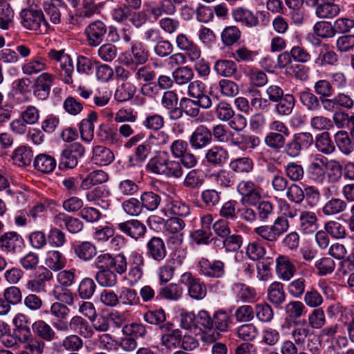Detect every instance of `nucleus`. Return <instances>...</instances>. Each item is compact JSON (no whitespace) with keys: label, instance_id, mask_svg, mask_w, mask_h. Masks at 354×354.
I'll return each instance as SVG.
<instances>
[{"label":"nucleus","instance_id":"f257e3e1","mask_svg":"<svg viewBox=\"0 0 354 354\" xmlns=\"http://www.w3.org/2000/svg\"><path fill=\"white\" fill-rule=\"evenodd\" d=\"M148 172L165 176L168 178H179L183 171L180 162L170 160L167 152H161L151 158L146 165Z\"/></svg>","mask_w":354,"mask_h":354},{"label":"nucleus","instance_id":"f03ea898","mask_svg":"<svg viewBox=\"0 0 354 354\" xmlns=\"http://www.w3.org/2000/svg\"><path fill=\"white\" fill-rule=\"evenodd\" d=\"M232 324L230 315L223 309L215 311L212 316L206 310H201L197 313V324L208 331L227 332Z\"/></svg>","mask_w":354,"mask_h":354},{"label":"nucleus","instance_id":"7ed1b4c3","mask_svg":"<svg viewBox=\"0 0 354 354\" xmlns=\"http://www.w3.org/2000/svg\"><path fill=\"white\" fill-rule=\"evenodd\" d=\"M289 229V222L283 216L277 217L272 225H263L254 229L255 234L263 241L274 243Z\"/></svg>","mask_w":354,"mask_h":354},{"label":"nucleus","instance_id":"20e7f679","mask_svg":"<svg viewBox=\"0 0 354 354\" xmlns=\"http://www.w3.org/2000/svg\"><path fill=\"white\" fill-rule=\"evenodd\" d=\"M21 23L28 30L39 31L45 33L48 29L49 24L44 19L41 10L34 9H24L20 13Z\"/></svg>","mask_w":354,"mask_h":354},{"label":"nucleus","instance_id":"39448f33","mask_svg":"<svg viewBox=\"0 0 354 354\" xmlns=\"http://www.w3.org/2000/svg\"><path fill=\"white\" fill-rule=\"evenodd\" d=\"M281 330L284 334H290L291 337L297 345L304 344L313 335L309 326L305 321L286 320L281 325Z\"/></svg>","mask_w":354,"mask_h":354},{"label":"nucleus","instance_id":"423d86ee","mask_svg":"<svg viewBox=\"0 0 354 354\" xmlns=\"http://www.w3.org/2000/svg\"><path fill=\"white\" fill-rule=\"evenodd\" d=\"M84 153L85 149L81 144L75 142L71 145L60 154L59 169L66 170L75 168L78 164V160L84 156Z\"/></svg>","mask_w":354,"mask_h":354},{"label":"nucleus","instance_id":"0eeeda50","mask_svg":"<svg viewBox=\"0 0 354 354\" xmlns=\"http://www.w3.org/2000/svg\"><path fill=\"white\" fill-rule=\"evenodd\" d=\"M24 246V240L21 234L15 231H10L0 236V250L6 254H15L20 252Z\"/></svg>","mask_w":354,"mask_h":354},{"label":"nucleus","instance_id":"6e6552de","mask_svg":"<svg viewBox=\"0 0 354 354\" xmlns=\"http://www.w3.org/2000/svg\"><path fill=\"white\" fill-rule=\"evenodd\" d=\"M180 281L187 287L188 294L192 298L201 300L206 296L205 284L200 279L194 277L191 272L183 274Z\"/></svg>","mask_w":354,"mask_h":354},{"label":"nucleus","instance_id":"1a4fd4ad","mask_svg":"<svg viewBox=\"0 0 354 354\" xmlns=\"http://www.w3.org/2000/svg\"><path fill=\"white\" fill-rule=\"evenodd\" d=\"M237 192L243 196L242 201L254 205L261 198L262 189L251 180H243L237 185Z\"/></svg>","mask_w":354,"mask_h":354},{"label":"nucleus","instance_id":"9d476101","mask_svg":"<svg viewBox=\"0 0 354 354\" xmlns=\"http://www.w3.org/2000/svg\"><path fill=\"white\" fill-rule=\"evenodd\" d=\"M326 158L321 154L313 156L307 167V174L310 180L316 183H323L326 175Z\"/></svg>","mask_w":354,"mask_h":354},{"label":"nucleus","instance_id":"9b49d317","mask_svg":"<svg viewBox=\"0 0 354 354\" xmlns=\"http://www.w3.org/2000/svg\"><path fill=\"white\" fill-rule=\"evenodd\" d=\"M107 32L105 23L100 19L91 22L84 30L86 41L89 46L96 47L103 41Z\"/></svg>","mask_w":354,"mask_h":354},{"label":"nucleus","instance_id":"f8f14e48","mask_svg":"<svg viewBox=\"0 0 354 354\" xmlns=\"http://www.w3.org/2000/svg\"><path fill=\"white\" fill-rule=\"evenodd\" d=\"M48 56L60 63L62 68L61 76L66 84H71L73 83L72 75L74 71L73 61L71 57L65 54L63 50H50L48 52Z\"/></svg>","mask_w":354,"mask_h":354},{"label":"nucleus","instance_id":"ddd939ff","mask_svg":"<svg viewBox=\"0 0 354 354\" xmlns=\"http://www.w3.org/2000/svg\"><path fill=\"white\" fill-rule=\"evenodd\" d=\"M120 232L137 241L142 238L147 232L146 225L138 219H130L116 224Z\"/></svg>","mask_w":354,"mask_h":354},{"label":"nucleus","instance_id":"4468645a","mask_svg":"<svg viewBox=\"0 0 354 354\" xmlns=\"http://www.w3.org/2000/svg\"><path fill=\"white\" fill-rule=\"evenodd\" d=\"M315 6V15L320 19H331L340 13V7L336 0H311Z\"/></svg>","mask_w":354,"mask_h":354},{"label":"nucleus","instance_id":"2eb2a0df","mask_svg":"<svg viewBox=\"0 0 354 354\" xmlns=\"http://www.w3.org/2000/svg\"><path fill=\"white\" fill-rule=\"evenodd\" d=\"M52 279V272L46 268L41 267L35 276L28 281L26 284V288L32 292H46V283L50 281Z\"/></svg>","mask_w":354,"mask_h":354},{"label":"nucleus","instance_id":"dca6fc26","mask_svg":"<svg viewBox=\"0 0 354 354\" xmlns=\"http://www.w3.org/2000/svg\"><path fill=\"white\" fill-rule=\"evenodd\" d=\"M55 77L48 73H41L36 79L34 84L33 94L40 100H46L50 93V88L53 84Z\"/></svg>","mask_w":354,"mask_h":354},{"label":"nucleus","instance_id":"f3484780","mask_svg":"<svg viewBox=\"0 0 354 354\" xmlns=\"http://www.w3.org/2000/svg\"><path fill=\"white\" fill-rule=\"evenodd\" d=\"M200 273L208 277L222 278L225 275V263L220 260L212 262L207 259H202L198 262Z\"/></svg>","mask_w":354,"mask_h":354},{"label":"nucleus","instance_id":"a211bd4d","mask_svg":"<svg viewBox=\"0 0 354 354\" xmlns=\"http://www.w3.org/2000/svg\"><path fill=\"white\" fill-rule=\"evenodd\" d=\"M212 140V134L206 126H198L192 133L189 142L194 149H201L207 146Z\"/></svg>","mask_w":354,"mask_h":354},{"label":"nucleus","instance_id":"6ab92c4d","mask_svg":"<svg viewBox=\"0 0 354 354\" xmlns=\"http://www.w3.org/2000/svg\"><path fill=\"white\" fill-rule=\"evenodd\" d=\"M276 272L278 277L283 281H289L297 272L295 264L286 255H279L275 260Z\"/></svg>","mask_w":354,"mask_h":354},{"label":"nucleus","instance_id":"aec40b11","mask_svg":"<svg viewBox=\"0 0 354 354\" xmlns=\"http://www.w3.org/2000/svg\"><path fill=\"white\" fill-rule=\"evenodd\" d=\"M96 136L101 142L106 145H117L122 142L118 129L107 123H102L99 126Z\"/></svg>","mask_w":354,"mask_h":354},{"label":"nucleus","instance_id":"412c9836","mask_svg":"<svg viewBox=\"0 0 354 354\" xmlns=\"http://www.w3.org/2000/svg\"><path fill=\"white\" fill-rule=\"evenodd\" d=\"M146 254L153 260L160 262L167 256V249L164 241L157 236H153L147 243Z\"/></svg>","mask_w":354,"mask_h":354},{"label":"nucleus","instance_id":"4be33fe9","mask_svg":"<svg viewBox=\"0 0 354 354\" xmlns=\"http://www.w3.org/2000/svg\"><path fill=\"white\" fill-rule=\"evenodd\" d=\"M232 15L234 21L248 28L257 27L259 24L258 17L251 10L242 7L234 8Z\"/></svg>","mask_w":354,"mask_h":354},{"label":"nucleus","instance_id":"5701e85b","mask_svg":"<svg viewBox=\"0 0 354 354\" xmlns=\"http://www.w3.org/2000/svg\"><path fill=\"white\" fill-rule=\"evenodd\" d=\"M32 330L41 340L48 342L56 339V332L54 328L43 319H38L32 324Z\"/></svg>","mask_w":354,"mask_h":354},{"label":"nucleus","instance_id":"b1692460","mask_svg":"<svg viewBox=\"0 0 354 354\" xmlns=\"http://www.w3.org/2000/svg\"><path fill=\"white\" fill-rule=\"evenodd\" d=\"M300 103L309 111H318L321 109L320 97L310 91L308 88H305L297 94Z\"/></svg>","mask_w":354,"mask_h":354},{"label":"nucleus","instance_id":"393cba45","mask_svg":"<svg viewBox=\"0 0 354 354\" xmlns=\"http://www.w3.org/2000/svg\"><path fill=\"white\" fill-rule=\"evenodd\" d=\"M299 229L304 234H312L318 227L317 218L313 212L303 211L299 216Z\"/></svg>","mask_w":354,"mask_h":354},{"label":"nucleus","instance_id":"a878e982","mask_svg":"<svg viewBox=\"0 0 354 354\" xmlns=\"http://www.w3.org/2000/svg\"><path fill=\"white\" fill-rule=\"evenodd\" d=\"M286 297L282 283L274 281L268 288V299L276 307H280L286 301Z\"/></svg>","mask_w":354,"mask_h":354},{"label":"nucleus","instance_id":"bb28decb","mask_svg":"<svg viewBox=\"0 0 354 354\" xmlns=\"http://www.w3.org/2000/svg\"><path fill=\"white\" fill-rule=\"evenodd\" d=\"M70 330L84 337H91L93 332L88 322L81 316H74L70 319Z\"/></svg>","mask_w":354,"mask_h":354},{"label":"nucleus","instance_id":"cd10ccee","mask_svg":"<svg viewBox=\"0 0 354 354\" xmlns=\"http://www.w3.org/2000/svg\"><path fill=\"white\" fill-rule=\"evenodd\" d=\"M228 157L227 151L220 146L212 147L205 154L207 161L214 166H221L227 161Z\"/></svg>","mask_w":354,"mask_h":354},{"label":"nucleus","instance_id":"c85d7f7f","mask_svg":"<svg viewBox=\"0 0 354 354\" xmlns=\"http://www.w3.org/2000/svg\"><path fill=\"white\" fill-rule=\"evenodd\" d=\"M33 164L35 169L38 171L49 174L55 169L57 162L53 156L46 153H41L35 157Z\"/></svg>","mask_w":354,"mask_h":354},{"label":"nucleus","instance_id":"c756f323","mask_svg":"<svg viewBox=\"0 0 354 354\" xmlns=\"http://www.w3.org/2000/svg\"><path fill=\"white\" fill-rule=\"evenodd\" d=\"M338 61V55L333 50L330 49L328 44H323L319 50L318 55L315 59V63L319 66L326 65H334Z\"/></svg>","mask_w":354,"mask_h":354},{"label":"nucleus","instance_id":"7c9ffc66","mask_svg":"<svg viewBox=\"0 0 354 354\" xmlns=\"http://www.w3.org/2000/svg\"><path fill=\"white\" fill-rule=\"evenodd\" d=\"M149 12L157 20L163 15H174L176 12V7L171 0H162L158 4L151 6Z\"/></svg>","mask_w":354,"mask_h":354},{"label":"nucleus","instance_id":"2f4dec72","mask_svg":"<svg viewBox=\"0 0 354 354\" xmlns=\"http://www.w3.org/2000/svg\"><path fill=\"white\" fill-rule=\"evenodd\" d=\"M114 160L113 153L104 146H95L93 149L92 161L98 165H108Z\"/></svg>","mask_w":354,"mask_h":354},{"label":"nucleus","instance_id":"473e14b6","mask_svg":"<svg viewBox=\"0 0 354 354\" xmlns=\"http://www.w3.org/2000/svg\"><path fill=\"white\" fill-rule=\"evenodd\" d=\"M33 153L32 150L26 146L17 147L12 153V159L19 167H26L32 162Z\"/></svg>","mask_w":354,"mask_h":354},{"label":"nucleus","instance_id":"72a5a7b5","mask_svg":"<svg viewBox=\"0 0 354 354\" xmlns=\"http://www.w3.org/2000/svg\"><path fill=\"white\" fill-rule=\"evenodd\" d=\"M347 207L348 205L346 201L333 198L324 205L322 212L326 216H334L345 212Z\"/></svg>","mask_w":354,"mask_h":354},{"label":"nucleus","instance_id":"f704fd0d","mask_svg":"<svg viewBox=\"0 0 354 354\" xmlns=\"http://www.w3.org/2000/svg\"><path fill=\"white\" fill-rule=\"evenodd\" d=\"M107 180L108 175L106 173L102 170H94L82 180L80 187L82 189L86 190L95 185L104 183Z\"/></svg>","mask_w":354,"mask_h":354},{"label":"nucleus","instance_id":"c9c22d12","mask_svg":"<svg viewBox=\"0 0 354 354\" xmlns=\"http://www.w3.org/2000/svg\"><path fill=\"white\" fill-rule=\"evenodd\" d=\"M214 70L218 75L230 77L236 73L237 66L232 60L218 59L214 63Z\"/></svg>","mask_w":354,"mask_h":354},{"label":"nucleus","instance_id":"e433bc0d","mask_svg":"<svg viewBox=\"0 0 354 354\" xmlns=\"http://www.w3.org/2000/svg\"><path fill=\"white\" fill-rule=\"evenodd\" d=\"M315 147L324 154H330L335 150V147L332 141L329 133L324 131L317 135L315 138Z\"/></svg>","mask_w":354,"mask_h":354},{"label":"nucleus","instance_id":"4c0bfd02","mask_svg":"<svg viewBox=\"0 0 354 354\" xmlns=\"http://www.w3.org/2000/svg\"><path fill=\"white\" fill-rule=\"evenodd\" d=\"M205 183L203 172L201 169H194L189 171L183 180V185L189 189H198Z\"/></svg>","mask_w":354,"mask_h":354},{"label":"nucleus","instance_id":"58836bf2","mask_svg":"<svg viewBox=\"0 0 354 354\" xmlns=\"http://www.w3.org/2000/svg\"><path fill=\"white\" fill-rule=\"evenodd\" d=\"M132 61L137 64H143L149 59V52L142 42H135L131 48Z\"/></svg>","mask_w":354,"mask_h":354},{"label":"nucleus","instance_id":"ea45409f","mask_svg":"<svg viewBox=\"0 0 354 354\" xmlns=\"http://www.w3.org/2000/svg\"><path fill=\"white\" fill-rule=\"evenodd\" d=\"M74 252L83 261H89L96 254V248L88 241H84L74 247Z\"/></svg>","mask_w":354,"mask_h":354},{"label":"nucleus","instance_id":"a19ab883","mask_svg":"<svg viewBox=\"0 0 354 354\" xmlns=\"http://www.w3.org/2000/svg\"><path fill=\"white\" fill-rule=\"evenodd\" d=\"M335 142L339 150L346 155L351 154L354 150V145L346 131H339L335 136Z\"/></svg>","mask_w":354,"mask_h":354},{"label":"nucleus","instance_id":"79ce46f5","mask_svg":"<svg viewBox=\"0 0 354 354\" xmlns=\"http://www.w3.org/2000/svg\"><path fill=\"white\" fill-rule=\"evenodd\" d=\"M239 203L235 200L225 202L219 210V215L225 220L235 221L238 218Z\"/></svg>","mask_w":354,"mask_h":354},{"label":"nucleus","instance_id":"37998d69","mask_svg":"<svg viewBox=\"0 0 354 354\" xmlns=\"http://www.w3.org/2000/svg\"><path fill=\"white\" fill-rule=\"evenodd\" d=\"M96 287L93 279L89 277L82 279L77 289L79 297L82 299H90L93 296Z\"/></svg>","mask_w":354,"mask_h":354},{"label":"nucleus","instance_id":"c03bdc74","mask_svg":"<svg viewBox=\"0 0 354 354\" xmlns=\"http://www.w3.org/2000/svg\"><path fill=\"white\" fill-rule=\"evenodd\" d=\"M275 106L276 112L280 115H290L295 104V100L292 95H284Z\"/></svg>","mask_w":354,"mask_h":354},{"label":"nucleus","instance_id":"a18cd8bd","mask_svg":"<svg viewBox=\"0 0 354 354\" xmlns=\"http://www.w3.org/2000/svg\"><path fill=\"white\" fill-rule=\"evenodd\" d=\"M324 230L332 237L343 239L346 236V228L344 224L337 221H329L324 224Z\"/></svg>","mask_w":354,"mask_h":354},{"label":"nucleus","instance_id":"49530a36","mask_svg":"<svg viewBox=\"0 0 354 354\" xmlns=\"http://www.w3.org/2000/svg\"><path fill=\"white\" fill-rule=\"evenodd\" d=\"M136 91V86L130 82L122 83L116 89L114 97L115 100L123 102L131 100Z\"/></svg>","mask_w":354,"mask_h":354},{"label":"nucleus","instance_id":"de8ad7c7","mask_svg":"<svg viewBox=\"0 0 354 354\" xmlns=\"http://www.w3.org/2000/svg\"><path fill=\"white\" fill-rule=\"evenodd\" d=\"M46 266L52 270L58 271L66 265V259L59 251H49L46 259Z\"/></svg>","mask_w":354,"mask_h":354},{"label":"nucleus","instance_id":"09e8293b","mask_svg":"<svg viewBox=\"0 0 354 354\" xmlns=\"http://www.w3.org/2000/svg\"><path fill=\"white\" fill-rule=\"evenodd\" d=\"M95 278L102 287H113L117 283V276L111 269L97 271Z\"/></svg>","mask_w":354,"mask_h":354},{"label":"nucleus","instance_id":"8fccbe9b","mask_svg":"<svg viewBox=\"0 0 354 354\" xmlns=\"http://www.w3.org/2000/svg\"><path fill=\"white\" fill-rule=\"evenodd\" d=\"M221 194V192L214 189H206L202 191L201 198L207 207L212 208L219 204Z\"/></svg>","mask_w":354,"mask_h":354},{"label":"nucleus","instance_id":"3c124183","mask_svg":"<svg viewBox=\"0 0 354 354\" xmlns=\"http://www.w3.org/2000/svg\"><path fill=\"white\" fill-rule=\"evenodd\" d=\"M46 64L44 59L38 57L32 59L22 66V71L27 75L37 74L46 69Z\"/></svg>","mask_w":354,"mask_h":354},{"label":"nucleus","instance_id":"603ef678","mask_svg":"<svg viewBox=\"0 0 354 354\" xmlns=\"http://www.w3.org/2000/svg\"><path fill=\"white\" fill-rule=\"evenodd\" d=\"M122 207L125 213L131 216L140 215L144 209L142 201L136 198H130L122 202Z\"/></svg>","mask_w":354,"mask_h":354},{"label":"nucleus","instance_id":"864d4df0","mask_svg":"<svg viewBox=\"0 0 354 354\" xmlns=\"http://www.w3.org/2000/svg\"><path fill=\"white\" fill-rule=\"evenodd\" d=\"M144 209L149 211L156 210L161 202V197L153 192H145L140 196Z\"/></svg>","mask_w":354,"mask_h":354},{"label":"nucleus","instance_id":"5fc2aeb1","mask_svg":"<svg viewBox=\"0 0 354 354\" xmlns=\"http://www.w3.org/2000/svg\"><path fill=\"white\" fill-rule=\"evenodd\" d=\"M100 12V6L96 0H82V6L79 10L81 17L91 18Z\"/></svg>","mask_w":354,"mask_h":354},{"label":"nucleus","instance_id":"6e6d98bb","mask_svg":"<svg viewBox=\"0 0 354 354\" xmlns=\"http://www.w3.org/2000/svg\"><path fill=\"white\" fill-rule=\"evenodd\" d=\"M181 331L175 329L169 333H164L161 337V343L168 349H175L181 342Z\"/></svg>","mask_w":354,"mask_h":354},{"label":"nucleus","instance_id":"4d7b16f0","mask_svg":"<svg viewBox=\"0 0 354 354\" xmlns=\"http://www.w3.org/2000/svg\"><path fill=\"white\" fill-rule=\"evenodd\" d=\"M214 113L219 120L228 122L234 115V111L229 103L221 101L215 106Z\"/></svg>","mask_w":354,"mask_h":354},{"label":"nucleus","instance_id":"13d9d810","mask_svg":"<svg viewBox=\"0 0 354 354\" xmlns=\"http://www.w3.org/2000/svg\"><path fill=\"white\" fill-rule=\"evenodd\" d=\"M183 288L176 283H170L160 289L159 295L169 300H178L183 295Z\"/></svg>","mask_w":354,"mask_h":354},{"label":"nucleus","instance_id":"bf43d9fd","mask_svg":"<svg viewBox=\"0 0 354 354\" xmlns=\"http://www.w3.org/2000/svg\"><path fill=\"white\" fill-rule=\"evenodd\" d=\"M335 263L330 257H322L315 263L319 276H326L331 274L335 269Z\"/></svg>","mask_w":354,"mask_h":354},{"label":"nucleus","instance_id":"052dcab7","mask_svg":"<svg viewBox=\"0 0 354 354\" xmlns=\"http://www.w3.org/2000/svg\"><path fill=\"white\" fill-rule=\"evenodd\" d=\"M306 286V279L304 277H299L288 285L287 290L294 298L299 299L305 294Z\"/></svg>","mask_w":354,"mask_h":354},{"label":"nucleus","instance_id":"680f3d73","mask_svg":"<svg viewBox=\"0 0 354 354\" xmlns=\"http://www.w3.org/2000/svg\"><path fill=\"white\" fill-rule=\"evenodd\" d=\"M286 137L281 133L269 132L264 138V142L270 149L279 150L285 146Z\"/></svg>","mask_w":354,"mask_h":354},{"label":"nucleus","instance_id":"e2e57ef3","mask_svg":"<svg viewBox=\"0 0 354 354\" xmlns=\"http://www.w3.org/2000/svg\"><path fill=\"white\" fill-rule=\"evenodd\" d=\"M286 176L292 181L299 182L304 177L303 167L295 162H288L285 167Z\"/></svg>","mask_w":354,"mask_h":354},{"label":"nucleus","instance_id":"0e129e2a","mask_svg":"<svg viewBox=\"0 0 354 354\" xmlns=\"http://www.w3.org/2000/svg\"><path fill=\"white\" fill-rule=\"evenodd\" d=\"M253 161L248 157L236 158L231 161L230 167L237 173H249L253 168Z\"/></svg>","mask_w":354,"mask_h":354},{"label":"nucleus","instance_id":"69168bd1","mask_svg":"<svg viewBox=\"0 0 354 354\" xmlns=\"http://www.w3.org/2000/svg\"><path fill=\"white\" fill-rule=\"evenodd\" d=\"M122 332L126 336H132L136 338H143L147 333L146 326L140 323L127 324L123 326Z\"/></svg>","mask_w":354,"mask_h":354},{"label":"nucleus","instance_id":"338daca9","mask_svg":"<svg viewBox=\"0 0 354 354\" xmlns=\"http://www.w3.org/2000/svg\"><path fill=\"white\" fill-rule=\"evenodd\" d=\"M286 314L292 319H297L306 313L305 304L299 301H292L285 307Z\"/></svg>","mask_w":354,"mask_h":354},{"label":"nucleus","instance_id":"774afa93","mask_svg":"<svg viewBox=\"0 0 354 354\" xmlns=\"http://www.w3.org/2000/svg\"><path fill=\"white\" fill-rule=\"evenodd\" d=\"M174 82L183 85L189 83L194 77L192 70L188 66H183L176 68L172 73Z\"/></svg>","mask_w":354,"mask_h":354}]
</instances>
